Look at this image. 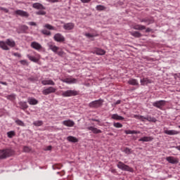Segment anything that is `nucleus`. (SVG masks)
Instances as JSON below:
<instances>
[{
  "label": "nucleus",
  "mask_w": 180,
  "mask_h": 180,
  "mask_svg": "<svg viewBox=\"0 0 180 180\" xmlns=\"http://www.w3.org/2000/svg\"><path fill=\"white\" fill-rule=\"evenodd\" d=\"M33 124L34 126H37V127L43 126V121L41 120L35 121L33 122Z\"/></svg>",
  "instance_id": "37"
},
{
  "label": "nucleus",
  "mask_w": 180,
  "mask_h": 180,
  "mask_svg": "<svg viewBox=\"0 0 180 180\" xmlns=\"http://www.w3.org/2000/svg\"><path fill=\"white\" fill-rule=\"evenodd\" d=\"M0 11H4L6 13H8V12H9V10L3 7H0Z\"/></svg>",
  "instance_id": "48"
},
{
  "label": "nucleus",
  "mask_w": 180,
  "mask_h": 180,
  "mask_svg": "<svg viewBox=\"0 0 180 180\" xmlns=\"http://www.w3.org/2000/svg\"><path fill=\"white\" fill-rule=\"evenodd\" d=\"M57 89L53 86H49L42 91L43 95H50V94H55L56 92Z\"/></svg>",
  "instance_id": "8"
},
{
  "label": "nucleus",
  "mask_w": 180,
  "mask_h": 180,
  "mask_svg": "<svg viewBox=\"0 0 180 180\" xmlns=\"http://www.w3.org/2000/svg\"><path fill=\"white\" fill-rule=\"evenodd\" d=\"M75 27V25L72 22H68V23H65L63 25V29H65V30H72V29H74V27Z\"/></svg>",
  "instance_id": "16"
},
{
  "label": "nucleus",
  "mask_w": 180,
  "mask_h": 180,
  "mask_svg": "<svg viewBox=\"0 0 180 180\" xmlns=\"http://www.w3.org/2000/svg\"><path fill=\"white\" fill-rule=\"evenodd\" d=\"M103 105V100L99 99V100H96L94 101L91 102L89 104V108H95L96 109L98 108H101Z\"/></svg>",
  "instance_id": "6"
},
{
  "label": "nucleus",
  "mask_w": 180,
  "mask_h": 180,
  "mask_svg": "<svg viewBox=\"0 0 180 180\" xmlns=\"http://www.w3.org/2000/svg\"><path fill=\"white\" fill-rule=\"evenodd\" d=\"M13 56H15V57H18V58L22 57V56L19 53H14Z\"/></svg>",
  "instance_id": "51"
},
{
  "label": "nucleus",
  "mask_w": 180,
  "mask_h": 180,
  "mask_svg": "<svg viewBox=\"0 0 180 180\" xmlns=\"http://www.w3.org/2000/svg\"><path fill=\"white\" fill-rule=\"evenodd\" d=\"M121 102H122V101L117 100V101L115 102V105H120Z\"/></svg>",
  "instance_id": "55"
},
{
  "label": "nucleus",
  "mask_w": 180,
  "mask_h": 180,
  "mask_svg": "<svg viewBox=\"0 0 180 180\" xmlns=\"http://www.w3.org/2000/svg\"><path fill=\"white\" fill-rule=\"evenodd\" d=\"M114 127H116L117 129H121V127H123V124H120V122H115L113 124Z\"/></svg>",
  "instance_id": "40"
},
{
  "label": "nucleus",
  "mask_w": 180,
  "mask_h": 180,
  "mask_svg": "<svg viewBox=\"0 0 180 180\" xmlns=\"http://www.w3.org/2000/svg\"><path fill=\"white\" fill-rule=\"evenodd\" d=\"M53 39H54L55 41H58V43L65 41V38L64 37V36H63V34H61L60 33L56 34L53 37Z\"/></svg>",
  "instance_id": "9"
},
{
  "label": "nucleus",
  "mask_w": 180,
  "mask_h": 180,
  "mask_svg": "<svg viewBox=\"0 0 180 180\" xmlns=\"http://www.w3.org/2000/svg\"><path fill=\"white\" fill-rule=\"evenodd\" d=\"M128 84H129V85L137 86L139 85V82L136 79H130L128 81Z\"/></svg>",
  "instance_id": "30"
},
{
  "label": "nucleus",
  "mask_w": 180,
  "mask_h": 180,
  "mask_svg": "<svg viewBox=\"0 0 180 180\" xmlns=\"http://www.w3.org/2000/svg\"><path fill=\"white\" fill-rule=\"evenodd\" d=\"M166 160L169 162V164H178V162H179V160H178V158L172 156L167 157Z\"/></svg>",
  "instance_id": "14"
},
{
  "label": "nucleus",
  "mask_w": 180,
  "mask_h": 180,
  "mask_svg": "<svg viewBox=\"0 0 180 180\" xmlns=\"http://www.w3.org/2000/svg\"><path fill=\"white\" fill-rule=\"evenodd\" d=\"M131 34L134 36V37H141V33L137 31L131 32Z\"/></svg>",
  "instance_id": "33"
},
{
  "label": "nucleus",
  "mask_w": 180,
  "mask_h": 180,
  "mask_svg": "<svg viewBox=\"0 0 180 180\" xmlns=\"http://www.w3.org/2000/svg\"><path fill=\"white\" fill-rule=\"evenodd\" d=\"M7 99L9 101H15V99H16V96L15 94L7 96Z\"/></svg>",
  "instance_id": "39"
},
{
  "label": "nucleus",
  "mask_w": 180,
  "mask_h": 180,
  "mask_svg": "<svg viewBox=\"0 0 180 180\" xmlns=\"http://www.w3.org/2000/svg\"><path fill=\"white\" fill-rule=\"evenodd\" d=\"M140 22L146 23L147 25H151V23H154V19L151 18H146L140 19Z\"/></svg>",
  "instance_id": "17"
},
{
  "label": "nucleus",
  "mask_w": 180,
  "mask_h": 180,
  "mask_svg": "<svg viewBox=\"0 0 180 180\" xmlns=\"http://www.w3.org/2000/svg\"><path fill=\"white\" fill-rule=\"evenodd\" d=\"M41 84L42 85H53V86L56 85V83L51 79L42 80Z\"/></svg>",
  "instance_id": "24"
},
{
  "label": "nucleus",
  "mask_w": 180,
  "mask_h": 180,
  "mask_svg": "<svg viewBox=\"0 0 180 180\" xmlns=\"http://www.w3.org/2000/svg\"><path fill=\"white\" fill-rule=\"evenodd\" d=\"M111 119H113L114 120H124V117L120 116L117 114H113L111 115Z\"/></svg>",
  "instance_id": "26"
},
{
  "label": "nucleus",
  "mask_w": 180,
  "mask_h": 180,
  "mask_svg": "<svg viewBox=\"0 0 180 180\" xmlns=\"http://www.w3.org/2000/svg\"><path fill=\"white\" fill-rule=\"evenodd\" d=\"M154 140V138L153 136H143L139 139V141H143L144 142H148V141H153Z\"/></svg>",
  "instance_id": "23"
},
{
  "label": "nucleus",
  "mask_w": 180,
  "mask_h": 180,
  "mask_svg": "<svg viewBox=\"0 0 180 180\" xmlns=\"http://www.w3.org/2000/svg\"><path fill=\"white\" fill-rule=\"evenodd\" d=\"M15 46H16V43L11 39H8L6 41H0V49L2 50L8 51L9 47H15Z\"/></svg>",
  "instance_id": "1"
},
{
  "label": "nucleus",
  "mask_w": 180,
  "mask_h": 180,
  "mask_svg": "<svg viewBox=\"0 0 180 180\" xmlns=\"http://www.w3.org/2000/svg\"><path fill=\"white\" fill-rule=\"evenodd\" d=\"M27 102L30 105H37L39 103V101L34 98H28Z\"/></svg>",
  "instance_id": "25"
},
{
  "label": "nucleus",
  "mask_w": 180,
  "mask_h": 180,
  "mask_svg": "<svg viewBox=\"0 0 180 180\" xmlns=\"http://www.w3.org/2000/svg\"><path fill=\"white\" fill-rule=\"evenodd\" d=\"M177 150L180 151V146H177Z\"/></svg>",
  "instance_id": "59"
},
{
  "label": "nucleus",
  "mask_w": 180,
  "mask_h": 180,
  "mask_svg": "<svg viewBox=\"0 0 180 180\" xmlns=\"http://www.w3.org/2000/svg\"><path fill=\"white\" fill-rule=\"evenodd\" d=\"M28 25H30V26H37V24L34 22H29Z\"/></svg>",
  "instance_id": "50"
},
{
  "label": "nucleus",
  "mask_w": 180,
  "mask_h": 180,
  "mask_svg": "<svg viewBox=\"0 0 180 180\" xmlns=\"http://www.w3.org/2000/svg\"><path fill=\"white\" fill-rule=\"evenodd\" d=\"M178 92H180V89H179V90H178Z\"/></svg>",
  "instance_id": "61"
},
{
  "label": "nucleus",
  "mask_w": 180,
  "mask_h": 180,
  "mask_svg": "<svg viewBox=\"0 0 180 180\" xmlns=\"http://www.w3.org/2000/svg\"><path fill=\"white\" fill-rule=\"evenodd\" d=\"M146 32V33H148V32H151V30L150 28H147Z\"/></svg>",
  "instance_id": "57"
},
{
  "label": "nucleus",
  "mask_w": 180,
  "mask_h": 180,
  "mask_svg": "<svg viewBox=\"0 0 180 180\" xmlns=\"http://www.w3.org/2000/svg\"><path fill=\"white\" fill-rule=\"evenodd\" d=\"M27 58L32 61L33 63H39L40 61V54L36 53L34 56H32L30 55L27 56Z\"/></svg>",
  "instance_id": "10"
},
{
  "label": "nucleus",
  "mask_w": 180,
  "mask_h": 180,
  "mask_svg": "<svg viewBox=\"0 0 180 180\" xmlns=\"http://www.w3.org/2000/svg\"><path fill=\"white\" fill-rule=\"evenodd\" d=\"M15 133L14 131H10L8 132H7V136L8 137V139H12L13 137H15Z\"/></svg>",
  "instance_id": "34"
},
{
  "label": "nucleus",
  "mask_w": 180,
  "mask_h": 180,
  "mask_svg": "<svg viewBox=\"0 0 180 180\" xmlns=\"http://www.w3.org/2000/svg\"><path fill=\"white\" fill-rule=\"evenodd\" d=\"M124 153H125V154H131V149L129 148H125L124 149Z\"/></svg>",
  "instance_id": "43"
},
{
  "label": "nucleus",
  "mask_w": 180,
  "mask_h": 180,
  "mask_svg": "<svg viewBox=\"0 0 180 180\" xmlns=\"http://www.w3.org/2000/svg\"><path fill=\"white\" fill-rule=\"evenodd\" d=\"M167 104V101L165 100H160L156 102H154L153 103V106H155V108H158V109H162L164 106Z\"/></svg>",
  "instance_id": "7"
},
{
  "label": "nucleus",
  "mask_w": 180,
  "mask_h": 180,
  "mask_svg": "<svg viewBox=\"0 0 180 180\" xmlns=\"http://www.w3.org/2000/svg\"><path fill=\"white\" fill-rule=\"evenodd\" d=\"M31 47L32 49H34V50H37V51H40L41 49H43V46H41V44H39V42L33 41L31 43Z\"/></svg>",
  "instance_id": "11"
},
{
  "label": "nucleus",
  "mask_w": 180,
  "mask_h": 180,
  "mask_svg": "<svg viewBox=\"0 0 180 180\" xmlns=\"http://www.w3.org/2000/svg\"><path fill=\"white\" fill-rule=\"evenodd\" d=\"M124 133L126 134H140V131L125 130Z\"/></svg>",
  "instance_id": "32"
},
{
  "label": "nucleus",
  "mask_w": 180,
  "mask_h": 180,
  "mask_svg": "<svg viewBox=\"0 0 180 180\" xmlns=\"http://www.w3.org/2000/svg\"><path fill=\"white\" fill-rule=\"evenodd\" d=\"M117 168L122 169V171H128V172H133V168L130 167V166L125 165L122 162H119L117 165Z\"/></svg>",
  "instance_id": "5"
},
{
  "label": "nucleus",
  "mask_w": 180,
  "mask_h": 180,
  "mask_svg": "<svg viewBox=\"0 0 180 180\" xmlns=\"http://www.w3.org/2000/svg\"><path fill=\"white\" fill-rule=\"evenodd\" d=\"M80 1L83 4H89V2H91V0H80Z\"/></svg>",
  "instance_id": "49"
},
{
  "label": "nucleus",
  "mask_w": 180,
  "mask_h": 180,
  "mask_svg": "<svg viewBox=\"0 0 180 180\" xmlns=\"http://www.w3.org/2000/svg\"><path fill=\"white\" fill-rule=\"evenodd\" d=\"M96 11H105V9H106V7H105V6H102V5H98L96 7Z\"/></svg>",
  "instance_id": "38"
},
{
  "label": "nucleus",
  "mask_w": 180,
  "mask_h": 180,
  "mask_svg": "<svg viewBox=\"0 0 180 180\" xmlns=\"http://www.w3.org/2000/svg\"><path fill=\"white\" fill-rule=\"evenodd\" d=\"M94 120V122H99V120Z\"/></svg>",
  "instance_id": "60"
},
{
  "label": "nucleus",
  "mask_w": 180,
  "mask_h": 180,
  "mask_svg": "<svg viewBox=\"0 0 180 180\" xmlns=\"http://www.w3.org/2000/svg\"><path fill=\"white\" fill-rule=\"evenodd\" d=\"M56 54H58V56H63V54H64V52H63L62 51H58L57 53H56Z\"/></svg>",
  "instance_id": "54"
},
{
  "label": "nucleus",
  "mask_w": 180,
  "mask_h": 180,
  "mask_svg": "<svg viewBox=\"0 0 180 180\" xmlns=\"http://www.w3.org/2000/svg\"><path fill=\"white\" fill-rule=\"evenodd\" d=\"M23 151H24V153H30V151H32V148H30L29 146H24Z\"/></svg>",
  "instance_id": "41"
},
{
  "label": "nucleus",
  "mask_w": 180,
  "mask_h": 180,
  "mask_svg": "<svg viewBox=\"0 0 180 180\" xmlns=\"http://www.w3.org/2000/svg\"><path fill=\"white\" fill-rule=\"evenodd\" d=\"M134 29L135 30H146V26L141 25H134Z\"/></svg>",
  "instance_id": "28"
},
{
  "label": "nucleus",
  "mask_w": 180,
  "mask_h": 180,
  "mask_svg": "<svg viewBox=\"0 0 180 180\" xmlns=\"http://www.w3.org/2000/svg\"><path fill=\"white\" fill-rule=\"evenodd\" d=\"M153 80L148 78H143L141 79V85H148V84H152Z\"/></svg>",
  "instance_id": "22"
},
{
  "label": "nucleus",
  "mask_w": 180,
  "mask_h": 180,
  "mask_svg": "<svg viewBox=\"0 0 180 180\" xmlns=\"http://www.w3.org/2000/svg\"><path fill=\"white\" fill-rule=\"evenodd\" d=\"M44 27H46V29H48L49 30H56V28L50 24H46Z\"/></svg>",
  "instance_id": "35"
},
{
  "label": "nucleus",
  "mask_w": 180,
  "mask_h": 180,
  "mask_svg": "<svg viewBox=\"0 0 180 180\" xmlns=\"http://www.w3.org/2000/svg\"><path fill=\"white\" fill-rule=\"evenodd\" d=\"M19 105L21 107V109H22L23 110H25V109H27V108H29V106L27 105V103H26V102H25V101H20L19 103Z\"/></svg>",
  "instance_id": "31"
},
{
  "label": "nucleus",
  "mask_w": 180,
  "mask_h": 180,
  "mask_svg": "<svg viewBox=\"0 0 180 180\" xmlns=\"http://www.w3.org/2000/svg\"><path fill=\"white\" fill-rule=\"evenodd\" d=\"M20 63L22 65H27V60H22L20 61Z\"/></svg>",
  "instance_id": "47"
},
{
  "label": "nucleus",
  "mask_w": 180,
  "mask_h": 180,
  "mask_svg": "<svg viewBox=\"0 0 180 180\" xmlns=\"http://www.w3.org/2000/svg\"><path fill=\"white\" fill-rule=\"evenodd\" d=\"M0 84H1L2 85H8V83H6V82H0Z\"/></svg>",
  "instance_id": "56"
},
{
  "label": "nucleus",
  "mask_w": 180,
  "mask_h": 180,
  "mask_svg": "<svg viewBox=\"0 0 180 180\" xmlns=\"http://www.w3.org/2000/svg\"><path fill=\"white\" fill-rule=\"evenodd\" d=\"M29 27L26 26V25H22L21 26V30H22L23 33H25V32H26V30H28Z\"/></svg>",
  "instance_id": "45"
},
{
  "label": "nucleus",
  "mask_w": 180,
  "mask_h": 180,
  "mask_svg": "<svg viewBox=\"0 0 180 180\" xmlns=\"http://www.w3.org/2000/svg\"><path fill=\"white\" fill-rule=\"evenodd\" d=\"M15 15L18 16H22L23 18H29V13L22 10H17L15 11Z\"/></svg>",
  "instance_id": "13"
},
{
  "label": "nucleus",
  "mask_w": 180,
  "mask_h": 180,
  "mask_svg": "<svg viewBox=\"0 0 180 180\" xmlns=\"http://www.w3.org/2000/svg\"><path fill=\"white\" fill-rule=\"evenodd\" d=\"M41 32L46 36H51V32L47 30H42Z\"/></svg>",
  "instance_id": "36"
},
{
  "label": "nucleus",
  "mask_w": 180,
  "mask_h": 180,
  "mask_svg": "<svg viewBox=\"0 0 180 180\" xmlns=\"http://www.w3.org/2000/svg\"><path fill=\"white\" fill-rule=\"evenodd\" d=\"M32 8H34V9H41V10L46 9V7H44V6H43V4H41L40 3L33 4H32Z\"/></svg>",
  "instance_id": "20"
},
{
  "label": "nucleus",
  "mask_w": 180,
  "mask_h": 180,
  "mask_svg": "<svg viewBox=\"0 0 180 180\" xmlns=\"http://www.w3.org/2000/svg\"><path fill=\"white\" fill-rule=\"evenodd\" d=\"M94 53L97 54V56H105V54L106 53V51H105V50L102 49L96 48L94 51Z\"/></svg>",
  "instance_id": "18"
},
{
  "label": "nucleus",
  "mask_w": 180,
  "mask_h": 180,
  "mask_svg": "<svg viewBox=\"0 0 180 180\" xmlns=\"http://www.w3.org/2000/svg\"><path fill=\"white\" fill-rule=\"evenodd\" d=\"M67 140L70 143H78V139L75 138V136H69L67 137Z\"/></svg>",
  "instance_id": "27"
},
{
  "label": "nucleus",
  "mask_w": 180,
  "mask_h": 180,
  "mask_svg": "<svg viewBox=\"0 0 180 180\" xmlns=\"http://www.w3.org/2000/svg\"><path fill=\"white\" fill-rule=\"evenodd\" d=\"M49 49L50 50L53 51V53H57L58 50H60V48L55 45H49Z\"/></svg>",
  "instance_id": "29"
},
{
  "label": "nucleus",
  "mask_w": 180,
  "mask_h": 180,
  "mask_svg": "<svg viewBox=\"0 0 180 180\" xmlns=\"http://www.w3.org/2000/svg\"><path fill=\"white\" fill-rule=\"evenodd\" d=\"M85 36L86 37H94V35H92V34H90V33L85 34Z\"/></svg>",
  "instance_id": "52"
},
{
  "label": "nucleus",
  "mask_w": 180,
  "mask_h": 180,
  "mask_svg": "<svg viewBox=\"0 0 180 180\" xmlns=\"http://www.w3.org/2000/svg\"><path fill=\"white\" fill-rule=\"evenodd\" d=\"M134 117L135 119H138L139 120H141V122H144V120H148V122H153V123H155V122H157V119H155V117L150 116L144 117L142 115H134Z\"/></svg>",
  "instance_id": "4"
},
{
  "label": "nucleus",
  "mask_w": 180,
  "mask_h": 180,
  "mask_svg": "<svg viewBox=\"0 0 180 180\" xmlns=\"http://www.w3.org/2000/svg\"><path fill=\"white\" fill-rule=\"evenodd\" d=\"M62 82H65V84H77V79L69 77L66 79H61Z\"/></svg>",
  "instance_id": "12"
},
{
  "label": "nucleus",
  "mask_w": 180,
  "mask_h": 180,
  "mask_svg": "<svg viewBox=\"0 0 180 180\" xmlns=\"http://www.w3.org/2000/svg\"><path fill=\"white\" fill-rule=\"evenodd\" d=\"M78 95H79V92L76 90H67L62 91V96H63V98H70L71 96H77Z\"/></svg>",
  "instance_id": "3"
},
{
  "label": "nucleus",
  "mask_w": 180,
  "mask_h": 180,
  "mask_svg": "<svg viewBox=\"0 0 180 180\" xmlns=\"http://www.w3.org/2000/svg\"><path fill=\"white\" fill-rule=\"evenodd\" d=\"M36 15H46V11H43V10H40L39 11H37L36 12Z\"/></svg>",
  "instance_id": "44"
},
{
  "label": "nucleus",
  "mask_w": 180,
  "mask_h": 180,
  "mask_svg": "<svg viewBox=\"0 0 180 180\" xmlns=\"http://www.w3.org/2000/svg\"><path fill=\"white\" fill-rule=\"evenodd\" d=\"M48 2H52V4H54L56 2H58V0H46Z\"/></svg>",
  "instance_id": "53"
},
{
  "label": "nucleus",
  "mask_w": 180,
  "mask_h": 180,
  "mask_svg": "<svg viewBox=\"0 0 180 180\" xmlns=\"http://www.w3.org/2000/svg\"><path fill=\"white\" fill-rule=\"evenodd\" d=\"M48 150H51V146H49V147H48Z\"/></svg>",
  "instance_id": "58"
},
{
  "label": "nucleus",
  "mask_w": 180,
  "mask_h": 180,
  "mask_svg": "<svg viewBox=\"0 0 180 180\" xmlns=\"http://www.w3.org/2000/svg\"><path fill=\"white\" fill-rule=\"evenodd\" d=\"M15 154L13 150L11 148H6L0 150V160H5L8 157H12Z\"/></svg>",
  "instance_id": "2"
},
{
  "label": "nucleus",
  "mask_w": 180,
  "mask_h": 180,
  "mask_svg": "<svg viewBox=\"0 0 180 180\" xmlns=\"http://www.w3.org/2000/svg\"><path fill=\"white\" fill-rule=\"evenodd\" d=\"M62 123L64 126H66L67 127H74V125L75 124V122H74V121L71 120H65Z\"/></svg>",
  "instance_id": "15"
},
{
  "label": "nucleus",
  "mask_w": 180,
  "mask_h": 180,
  "mask_svg": "<svg viewBox=\"0 0 180 180\" xmlns=\"http://www.w3.org/2000/svg\"><path fill=\"white\" fill-rule=\"evenodd\" d=\"M164 133L168 134L169 136H175L179 134V131L175 130H165Z\"/></svg>",
  "instance_id": "21"
},
{
  "label": "nucleus",
  "mask_w": 180,
  "mask_h": 180,
  "mask_svg": "<svg viewBox=\"0 0 180 180\" xmlns=\"http://www.w3.org/2000/svg\"><path fill=\"white\" fill-rule=\"evenodd\" d=\"M15 123H16L18 126L25 127V123L22 122V121L20 120H15Z\"/></svg>",
  "instance_id": "42"
},
{
  "label": "nucleus",
  "mask_w": 180,
  "mask_h": 180,
  "mask_svg": "<svg viewBox=\"0 0 180 180\" xmlns=\"http://www.w3.org/2000/svg\"><path fill=\"white\" fill-rule=\"evenodd\" d=\"M62 167H63V165H55L53 166V168H56L57 169H61Z\"/></svg>",
  "instance_id": "46"
},
{
  "label": "nucleus",
  "mask_w": 180,
  "mask_h": 180,
  "mask_svg": "<svg viewBox=\"0 0 180 180\" xmlns=\"http://www.w3.org/2000/svg\"><path fill=\"white\" fill-rule=\"evenodd\" d=\"M87 130H90L94 134H99V133H102V130L98 129V128H96L94 127H87Z\"/></svg>",
  "instance_id": "19"
}]
</instances>
